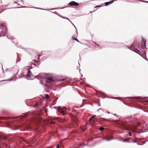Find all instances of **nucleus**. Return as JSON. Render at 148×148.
I'll list each match as a JSON object with an SVG mask.
<instances>
[{"instance_id": "1", "label": "nucleus", "mask_w": 148, "mask_h": 148, "mask_svg": "<svg viewBox=\"0 0 148 148\" xmlns=\"http://www.w3.org/2000/svg\"><path fill=\"white\" fill-rule=\"evenodd\" d=\"M1 27L3 29V31L1 32L0 33V37L4 36H5L7 29L6 26L3 23L0 24Z\"/></svg>"}, {"instance_id": "2", "label": "nucleus", "mask_w": 148, "mask_h": 148, "mask_svg": "<svg viewBox=\"0 0 148 148\" xmlns=\"http://www.w3.org/2000/svg\"><path fill=\"white\" fill-rule=\"evenodd\" d=\"M121 126V129L125 130H130L132 129L131 126L129 125L124 123H122Z\"/></svg>"}, {"instance_id": "3", "label": "nucleus", "mask_w": 148, "mask_h": 148, "mask_svg": "<svg viewBox=\"0 0 148 148\" xmlns=\"http://www.w3.org/2000/svg\"><path fill=\"white\" fill-rule=\"evenodd\" d=\"M141 46L143 49H144L146 48V42L145 40L143 38L141 41Z\"/></svg>"}, {"instance_id": "4", "label": "nucleus", "mask_w": 148, "mask_h": 148, "mask_svg": "<svg viewBox=\"0 0 148 148\" xmlns=\"http://www.w3.org/2000/svg\"><path fill=\"white\" fill-rule=\"evenodd\" d=\"M66 109L65 107H64L62 108H61L60 110V112L63 115H65L66 114L65 111Z\"/></svg>"}, {"instance_id": "5", "label": "nucleus", "mask_w": 148, "mask_h": 148, "mask_svg": "<svg viewBox=\"0 0 148 148\" xmlns=\"http://www.w3.org/2000/svg\"><path fill=\"white\" fill-rule=\"evenodd\" d=\"M69 5L71 6H75L78 5H79V4L75 1H72L70 2L69 3Z\"/></svg>"}, {"instance_id": "6", "label": "nucleus", "mask_w": 148, "mask_h": 148, "mask_svg": "<svg viewBox=\"0 0 148 148\" xmlns=\"http://www.w3.org/2000/svg\"><path fill=\"white\" fill-rule=\"evenodd\" d=\"M46 82L47 83H51L53 82V80L52 78L47 77L46 79Z\"/></svg>"}, {"instance_id": "7", "label": "nucleus", "mask_w": 148, "mask_h": 148, "mask_svg": "<svg viewBox=\"0 0 148 148\" xmlns=\"http://www.w3.org/2000/svg\"><path fill=\"white\" fill-rule=\"evenodd\" d=\"M73 121L76 124H77V123L78 122V119L75 116H74L73 117Z\"/></svg>"}, {"instance_id": "8", "label": "nucleus", "mask_w": 148, "mask_h": 148, "mask_svg": "<svg viewBox=\"0 0 148 148\" xmlns=\"http://www.w3.org/2000/svg\"><path fill=\"white\" fill-rule=\"evenodd\" d=\"M31 72L29 69H28L27 70V73L26 75V77H31Z\"/></svg>"}, {"instance_id": "9", "label": "nucleus", "mask_w": 148, "mask_h": 148, "mask_svg": "<svg viewBox=\"0 0 148 148\" xmlns=\"http://www.w3.org/2000/svg\"><path fill=\"white\" fill-rule=\"evenodd\" d=\"M114 1V0H112L108 2H106L105 3V5L107 6L108 5H109L110 4L112 3H113Z\"/></svg>"}, {"instance_id": "10", "label": "nucleus", "mask_w": 148, "mask_h": 148, "mask_svg": "<svg viewBox=\"0 0 148 148\" xmlns=\"http://www.w3.org/2000/svg\"><path fill=\"white\" fill-rule=\"evenodd\" d=\"M96 117V115H94L93 116H92L89 119V121L90 122V123L91 122V121H92V120H93V119L95 117Z\"/></svg>"}, {"instance_id": "11", "label": "nucleus", "mask_w": 148, "mask_h": 148, "mask_svg": "<svg viewBox=\"0 0 148 148\" xmlns=\"http://www.w3.org/2000/svg\"><path fill=\"white\" fill-rule=\"evenodd\" d=\"M134 51L135 52H136V53H137L138 54H139L140 53V51L137 49H134Z\"/></svg>"}, {"instance_id": "12", "label": "nucleus", "mask_w": 148, "mask_h": 148, "mask_svg": "<svg viewBox=\"0 0 148 148\" xmlns=\"http://www.w3.org/2000/svg\"><path fill=\"white\" fill-rule=\"evenodd\" d=\"M8 118V117H0V120H7V119Z\"/></svg>"}, {"instance_id": "13", "label": "nucleus", "mask_w": 148, "mask_h": 148, "mask_svg": "<svg viewBox=\"0 0 148 148\" xmlns=\"http://www.w3.org/2000/svg\"><path fill=\"white\" fill-rule=\"evenodd\" d=\"M7 138L5 136H1V139L2 140H6Z\"/></svg>"}, {"instance_id": "14", "label": "nucleus", "mask_w": 148, "mask_h": 148, "mask_svg": "<svg viewBox=\"0 0 148 148\" xmlns=\"http://www.w3.org/2000/svg\"><path fill=\"white\" fill-rule=\"evenodd\" d=\"M131 98L134 99H141L142 98L141 97H131Z\"/></svg>"}, {"instance_id": "15", "label": "nucleus", "mask_w": 148, "mask_h": 148, "mask_svg": "<svg viewBox=\"0 0 148 148\" xmlns=\"http://www.w3.org/2000/svg\"><path fill=\"white\" fill-rule=\"evenodd\" d=\"M45 98L46 99H48L49 98V96L48 94H46L45 95Z\"/></svg>"}, {"instance_id": "16", "label": "nucleus", "mask_w": 148, "mask_h": 148, "mask_svg": "<svg viewBox=\"0 0 148 148\" xmlns=\"http://www.w3.org/2000/svg\"><path fill=\"white\" fill-rule=\"evenodd\" d=\"M65 79H66V78H63V79L61 78V79H59V81H63L65 80Z\"/></svg>"}, {"instance_id": "17", "label": "nucleus", "mask_w": 148, "mask_h": 148, "mask_svg": "<svg viewBox=\"0 0 148 148\" xmlns=\"http://www.w3.org/2000/svg\"><path fill=\"white\" fill-rule=\"evenodd\" d=\"M99 130L101 131L103 130L104 129V128L103 127H101L99 129Z\"/></svg>"}, {"instance_id": "18", "label": "nucleus", "mask_w": 148, "mask_h": 148, "mask_svg": "<svg viewBox=\"0 0 148 148\" xmlns=\"http://www.w3.org/2000/svg\"><path fill=\"white\" fill-rule=\"evenodd\" d=\"M73 40H75L76 41H77L78 42H79L78 41V40L77 39V38H76L73 37Z\"/></svg>"}, {"instance_id": "19", "label": "nucleus", "mask_w": 148, "mask_h": 148, "mask_svg": "<svg viewBox=\"0 0 148 148\" xmlns=\"http://www.w3.org/2000/svg\"><path fill=\"white\" fill-rule=\"evenodd\" d=\"M128 139H129L128 138H126L123 140V142H129L128 141Z\"/></svg>"}, {"instance_id": "20", "label": "nucleus", "mask_w": 148, "mask_h": 148, "mask_svg": "<svg viewBox=\"0 0 148 148\" xmlns=\"http://www.w3.org/2000/svg\"><path fill=\"white\" fill-rule=\"evenodd\" d=\"M50 124H53V123H54L53 122V121H51L50 122Z\"/></svg>"}, {"instance_id": "21", "label": "nucleus", "mask_w": 148, "mask_h": 148, "mask_svg": "<svg viewBox=\"0 0 148 148\" xmlns=\"http://www.w3.org/2000/svg\"><path fill=\"white\" fill-rule=\"evenodd\" d=\"M53 146H49V147H48L47 148H52Z\"/></svg>"}, {"instance_id": "22", "label": "nucleus", "mask_w": 148, "mask_h": 148, "mask_svg": "<svg viewBox=\"0 0 148 148\" xmlns=\"http://www.w3.org/2000/svg\"><path fill=\"white\" fill-rule=\"evenodd\" d=\"M129 134L130 136H132V135H131V132H129Z\"/></svg>"}, {"instance_id": "23", "label": "nucleus", "mask_w": 148, "mask_h": 148, "mask_svg": "<svg viewBox=\"0 0 148 148\" xmlns=\"http://www.w3.org/2000/svg\"><path fill=\"white\" fill-rule=\"evenodd\" d=\"M101 6H96L95 7V8H97V7H101Z\"/></svg>"}, {"instance_id": "24", "label": "nucleus", "mask_w": 148, "mask_h": 148, "mask_svg": "<svg viewBox=\"0 0 148 148\" xmlns=\"http://www.w3.org/2000/svg\"><path fill=\"white\" fill-rule=\"evenodd\" d=\"M59 144H58V145H57V148H59Z\"/></svg>"}, {"instance_id": "25", "label": "nucleus", "mask_w": 148, "mask_h": 148, "mask_svg": "<svg viewBox=\"0 0 148 148\" xmlns=\"http://www.w3.org/2000/svg\"><path fill=\"white\" fill-rule=\"evenodd\" d=\"M38 77H40H40H41V75H38Z\"/></svg>"}, {"instance_id": "26", "label": "nucleus", "mask_w": 148, "mask_h": 148, "mask_svg": "<svg viewBox=\"0 0 148 148\" xmlns=\"http://www.w3.org/2000/svg\"><path fill=\"white\" fill-rule=\"evenodd\" d=\"M96 45H97V46H98V47H99V45L98 44H96Z\"/></svg>"}, {"instance_id": "27", "label": "nucleus", "mask_w": 148, "mask_h": 148, "mask_svg": "<svg viewBox=\"0 0 148 148\" xmlns=\"http://www.w3.org/2000/svg\"><path fill=\"white\" fill-rule=\"evenodd\" d=\"M0 1H1V3H2V2L1 1V0H0Z\"/></svg>"}, {"instance_id": "28", "label": "nucleus", "mask_w": 148, "mask_h": 148, "mask_svg": "<svg viewBox=\"0 0 148 148\" xmlns=\"http://www.w3.org/2000/svg\"><path fill=\"white\" fill-rule=\"evenodd\" d=\"M6 40H7V38H6Z\"/></svg>"}, {"instance_id": "29", "label": "nucleus", "mask_w": 148, "mask_h": 148, "mask_svg": "<svg viewBox=\"0 0 148 148\" xmlns=\"http://www.w3.org/2000/svg\"><path fill=\"white\" fill-rule=\"evenodd\" d=\"M146 60L147 61H148V59H146Z\"/></svg>"}, {"instance_id": "30", "label": "nucleus", "mask_w": 148, "mask_h": 148, "mask_svg": "<svg viewBox=\"0 0 148 148\" xmlns=\"http://www.w3.org/2000/svg\"><path fill=\"white\" fill-rule=\"evenodd\" d=\"M92 122H94V120H92Z\"/></svg>"}, {"instance_id": "31", "label": "nucleus", "mask_w": 148, "mask_h": 148, "mask_svg": "<svg viewBox=\"0 0 148 148\" xmlns=\"http://www.w3.org/2000/svg\"><path fill=\"white\" fill-rule=\"evenodd\" d=\"M39 58V57H38V59Z\"/></svg>"}, {"instance_id": "32", "label": "nucleus", "mask_w": 148, "mask_h": 148, "mask_svg": "<svg viewBox=\"0 0 148 148\" xmlns=\"http://www.w3.org/2000/svg\"><path fill=\"white\" fill-rule=\"evenodd\" d=\"M56 148H57V147Z\"/></svg>"}]
</instances>
